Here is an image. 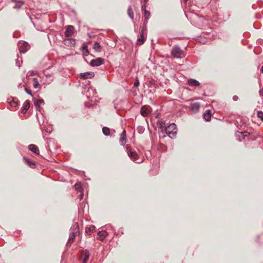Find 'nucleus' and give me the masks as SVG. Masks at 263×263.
Instances as JSON below:
<instances>
[{"mask_svg": "<svg viewBox=\"0 0 263 263\" xmlns=\"http://www.w3.org/2000/svg\"><path fill=\"white\" fill-rule=\"evenodd\" d=\"M126 151L128 154V156L133 160L136 163H140V162L138 161L136 158L137 157V153L131 150V148L128 146H126Z\"/></svg>", "mask_w": 263, "mask_h": 263, "instance_id": "nucleus-3", "label": "nucleus"}, {"mask_svg": "<svg viewBox=\"0 0 263 263\" xmlns=\"http://www.w3.org/2000/svg\"><path fill=\"white\" fill-rule=\"evenodd\" d=\"M86 232L87 234H90V233H91V230H90V228H89V229H86Z\"/></svg>", "mask_w": 263, "mask_h": 263, "instance_id": "nucleus-32", "label": "nucleus"}, {"mask_svg": "<svg viewBox=\"0 0 263 263\" xmlns=\"http://www.w3.org/2000/svg\"><path fill=\"white\" fill-rule=\"evenodd\" d=\"M139 81L138 80H136V81L134 83V86L137 87L139 86Z\"/></svg>", "mask_w": 263, "mask_h": 263, "instance_id": "nucleus-30", "label": "nucleus"}, {"mask_svg": "<svg viewBox=\"0 0 263 263\" xmlns=\"http://www.w3.org/2000/svg\"><path fill=\"white\" fill-rule=\"evenodd\" d=\"M75 189L78 192H81L82 191V186L81 183H76L75 184Z\"/></svg>", "mask_w": 263, "mask_h": 263, "instance_id": "nucleus-27", "label": "nucleus"}, {"mask_svg": "<svg viewBox=\"0 0 263 263\" xmlns=\"http://www.w3.org/2000/svg\"><path fill=\"white\" fill-rule=\"evenodd\" d=\"M144 2L145 3H147V2L148 1V0H143Z\"/></svg>", "mask_w": 263, "mask_h": 263, "instance_id": "nucleus-36", "label": "nucleus"}, {"mask_svg": "<svg viewBox=\"0 0 263 263\" xmlns=\"http://www.w3.org/2000/svg\"><path fill=\"white\" fill-rule=\"evenodd\" d=\"M182 53V50L178 46H174L172 50V54L174 58H179Z\"/></svg>", "mask_w": 263, "mask_h": 263, "instance_id": "nucleus-2", "label": "nucleus"}, {"mask_svg": "<svg viewBox=\"0 0 263 263\" xmlns=\"http://www.w3.org/2000/svg\"><path fill=\"white\" fill-rule=\"evenodd\" d=\"M200 105L198 103L195 102L191 104V108L195 112H197V111H198Z\"/></svg>", "mask_w": 263, "mask_h": 263, "instance_id": "nucleus-16", "label": "nucleus"}, {"mask_svg": "<svg viewBox=\"0 0 263 263\" xmlns=\"http://www.w3.org/2000/svg\"><path fill=\"white\" fill-rule=\"evenodd\" d=\"M44 103V101L43 99H38L34 102V105L37 110L40 109V105L41 104Z\"/></svg>", "mask_w": 263, "mask_h": 263, "instance_id": "nucleus-18", "label": "nucleus"}, {"mask_svg": "<svg viewBox=\"0 0 263 263\" xmlns=\"http://www.w3.org/2000/svg\"><path fill=\"white\" fill-rule=\"evenodd\" d=\"M203 117L204 119L206 121H209L211 118V114L210 110H207L203 114Z\"/></svg>", "mask_w": 263, "mask_h": 263, "instance_id": "nucleus-17", "label": "nucleus"}, {"mask_svg": "<svg viewBox=\"0 0 263 263\" xmlns=\"http://www.w3.org/2000/svg\"><path fill=\"white\" fill-rule=\"evenodd\" d=\"M29 149L30 151L36 154H39V149L38 147L34 144H30L29 145Z\"/></svg>", "mask_w": 263, "mask_h": 263, "instance_id": "nucleus-13", "label": "nucleus"}, {"mask_svg": "<svg viewBox=\"0 0 263 263\" xmlns=\"http://www.w3.org/2000/svg\"><path fill=\"white\" fill-rule=\"evenodd\" d=\"M28 163H29L30 166H31V165H35V164L34 163L30 162L29 161H28Z\"/></svg>", "mask_w": 263, "mask_h": 263, "instance_id": "nucleus-34", "label": "nucleus"}, {"mask_svg": "<svg viewBox=\"0 0 263 263\" xmlns=\"http://www.w3.org/2000/svg\"><path fill=\"white\" fill-rule=\"evenodd\" d=\"M261 72L263 73V66L261 67Z\"/></svg>", "mask_w": 263, "mask_h": 263, "instance_id": "nucleus-37", "label": "nucleus"}, {"mask_svg": "<svg viewBox=\"0 0 263 263\" xmlns=\"http://www.w3.org/2000/svg\"><path fill=\"white\" fill-rule=\"evenodd\" d=\"M12 1H13L14 0H12Z\"/></svg>", "mask_w": 263, "mask_h": 263, "instance_id": "nucleus-38", "label": "nucleus"}, {"mask_svg": "<svg viewBox=\"0 0 263 263\" xmlns=\"http://www.w3.org/2000/svg\"><path fill=\"white\" fill-rule=\"evenodd\" d=\"M28 46V43H23V46H22L20 49V51L21 52H23V53H25L27 49H25V48H26L27 46Z\"/></svg>", "mask_w": 263, "mask_h": 263, "instance_id": "nucleus-22", "label": "nucleus"}, {"mask_svg": "<svg viewBox=\"0 0 263 263\" xmlns=\"http://www.w3.org/2000/svg\"><path fill=\"white\" fill-rule=\"evenodd\" d=\"M103 63V60L100 58L92 60L90 62V65L92 66H99Z\"/></svg>", "mask_w": 263, "mask_h": 263, "instance_id": "nucleus-4", "label": "nucleus"}, {"mask_svg": "<svg viewBox=\"0 0 263 263\" xmlns=\"http://www.w3.org/2000/svg\"><path fill=\"white\" fill-rule=\"evenodd\" d=\"M259 93L260 96H263V87L262 88L259 90Z\"/></svg>", "mask_w": 263, "mask_h": 263, "instance_id": "nucleus-31", "label": "nucleus"}, {"mask_svg": "<svg viewBox=\"0 0 263 263\" xmlns=\"http://www.w3.org/2000/svg\"><path fill=\"white\" fill-rule=\"evenodd\" d=\"M257 116L258 118H259L262 121H263V111H258L257 112Z\"/></svg>", "mask_w": 263, "mask_h": 263, "instance_id": "nucleus-26", "label": "nucleus"}, {"mask_svg": "<svg viewBox=\"0 0 263 263\" xmlns=\"http://www.w3.org/2000/svg\"><path fill=\"white\" fill-rule=\"evenodd\" d=\"M102 131L105 136H108L110 134V129L107 127H104L102 129Z\"/></svg>", "mask_w": 263, "mask_h": 263, "instance_id": "nucleus-21", "label": "nucleus"}, {"mask_svg": "<svg viewBox=\"0 0 263 263\" xmlns=\"http://www.w3.org/2000/svg\"><path fill=\"white\" fill-rule=\"evenodd\" d=\"M125 136H126V132H125V130H124L121 135V137H120V140H119L121 144L122 145H123L126 142Z\"/></svg>", "mask_w": 263, "mask_h": 263, "instance_id": "nucleus-15", "label": "nucleus"}, {"mask_svg": "<svg viewBox=\"0 0 263 263\" xmlns=\"http://www.w3.org/2000/svg\"><path fill=\"white\" fill-rule=\"evenodd\" d=\"M143 31H144V28H143V29L141 31L140 36L137 40V44L138 45H141L143 44L144 42L145 39L144 38V36H143Z\"/></svg>", "mask_w": 263, "mask_h": 263, "instance_id": "nucleus-12", "label": "nucleus"}, {"mask_svg": "<svg viewBox=\"0 0 263 263\" xmlns=\"http://www.w3.org/2000/svg\"><path fill=\"white\" fill-rule=\"evenodd\" d=\"M107 232L105 231H100L98 233L99 239L102 241L107 235Z\"/></svg>", "mask_w": 263, "mask_h": 263, "instance_id": "nucleus-14", "label": "nucleus"}, {"mask_svg": "<svg viewBox=\"0 0 263 263\" xmlns=\"http://www.w3.org/2000/svg\"><path fill=\"white\" fill-rule=\"evenodd\" d=\"M141 114L143 117H146L149 112V109L146 106H143L141 108Z\"/></svg>", "mask_w": 263, "mask_h": 263, "instance_id": "nucleus-9", "label": "nucleus"}, {"mask_svg": "<svg viewBox=\"0 0 263 263\" xmlns=\"http://www.w3.org/2000/svg\"><path fill=\"white\" fill-rule=\"evenodd\" d=\"M89 257V253L88 251L86 250L84 253V258L83 260V263H86Z\"/></svg>", "mask_w": 263, "mask_h": 263, "instance_id": "nucleus-20", "label": "nucleus"}, {"mask_svg": "<svg viewBox=\"0 0 263 263\" xmlns=\"http://www.w3.org/2000/svg\"><path fill=\"white\" fill-rule=\"evenodd\" d=\"M248 135L247 132H239L237 134V136L240 138V136H242V138H244L245 137L247 136Z\"/></svg>", "mask_w": 263, "mask_h": 263, "instance_id": "nucleus-25", "label": "nucleus"}, {"mask_svg": "<svg viewBox=\"0 0 263 263\" xmlns=\"http://www.w3.org/2000/svg\"><path fill=\"white\" fill-rule=\"evenodd\" d=\"M177 127L175 124L172 123L169 125L165 128V132L166 134L171 138H173L176 137L177 134Z\"/></svg>", "mask_w": 263, "mask_h": 263, "instance_id": "nucleus-1", "label": "nucleus"}, {"mask_svg": "<svg viewBox=\"0 0 263 263\" xmlns=\"http://www.w3.org/2000/svg\"><path fill=\"white\" fill-rule=\"evenodd\" d=\"M23 4V2H19L18 3L15 4L14 6V8H20L22 5Z\"/></svg>", "mask_w": 263, "mask_h": 263, "instance_id": "nucleus-29", "label": "nucleus"}, {"mask_svg": "<svg viewBox=\"0 0 263 263\" xmlns=\"http://www.w3.org/2000/svg\"><path fill=\"white\" fill-rule=\"evenodd\" d=\"M30 107V101L28 100L26 101L24 104L23 108L22 109V112L23 114H25L27 110Z\"/></svg>", "mask_w": 263, "mask_h": 263, "instance_id": "nucleus-11", "label": "nucleus"}, {"mask_svg": "<svg viewBox=\"0 0 263 263\" xmlns=\"http://www.w3.org/2000/svg\"><path fill=\"white\" fill-rule=\"evenodd\" d=\"M33 87L35 88V89H36L39 87V83L37 80L36 78H33Z\"/></svg>", "mask_w": 263, "mask_h": 263, "instance_id": "nucleus-24", "label": "nucleus"}, {"mask_svg": "<svg viewBox=\"0 0 263 263\" xmlns=\"http://www.w3.org/2000/svg\"><path fill=\"white\" fill-rule=\"evenodd\" d=\"M142 9L144 11V17H145V20L144 24H146L147 22L148 19L149 18V17L150 16V12H149V11L146 10V7H145V5H144L142 6Z\"/></svg>", "mask_w": 263, "mask_h": 263, "instance_id": "nucleus-8", "label": "nucleus"}, {"mask_svg": "<svg viewBox=\"0 0 263 263\" xmlns=\"http://www.w3.org/2000/svg\"><path fill=\"white\" fill-rule=\"evenodd\" d=\"M87 92L88 93H89L90 95L88 96L87 95V97H90V93L92 92V94L93 95L94 93H95V90H93L92 89L90 88H88V89H87Z\"/></svg>", "mask_w": 263, "mask_h": 263, "instance_id": "nucleus-28", "label": "nucleus"}, {"mask_svg": "<svg viewBox=\"0 0 263 263\" xmlns=\"http://www.w3.org/2000/svg\"><path fill=\"white\" fill-rule=\"evenodd\" d=\"M80 76L83 79H90L94 77V73L86 72L80 73Z\"/></svg>", "mask_w": 263, "mask_h": 263, "instance_id": "nucleus-7", "label": "nucleus"}, {"mask_svg": "<svg viewBox=\"0 0 263 263\" xmlns=\"http://www.w3.org/2000/svg\"><path fill=\"white\" fill-rule=\"evenodd\" d=\"M93 49L96 51L99 52V51H100V50H101V46L98 43L95 42L93 46Z\"/></svg>", "mask_w": 263, "mask_h": 263, "instance_id": "nucleus-19", "label": "nucleus"}, {"mask_svg": "<svg viewBox=\"0 0 263 263\" xmlns=\"http://www.w3.org/2000/svg\"><path fill=\"white\" fill-rule=\"evenodd\" d=\"M233 99L234 100L236 101L238 99V97L236 96H235L233 97Z\"/></svg>", "mask_w": 263, "mask_h": 263, "instance_id": "nucleus-35", "label": "nucleus"}, {"mask_svg": "<svg viewBox=\"0 0 263 263\" xmlns=\"http://www.w3.org/2000/svg\"><path fill=\"white\" fill-rule=\"evenodd\" d=\"M187 84L191 86H198L200 83L195 79H190L187 81Z\"/></svg>", "mask_w": 263, "mask_h": 263, "instance_id": "nucleus-10", "label": "nucleus"}, {"mask_svg": "<svg viewBox=\"0 0 263 263\" xmlns=\"http://www.w3.org/2000/svg\"><path fill=\"white\" fill-rule=\"evenodd\" d=\"M78 232H79V228L78 226L77 225L74 229V231L70 233L68 243H71L73 241L75 237V234Z\"/></svg>", "mask_w": 263, "mask_h": 263, "instance_id": "nucleus-5", "label": "nucleus"}, {"mask_svg": "<svg viewBox=\"0 0 263 263\" xmlns=\"http://www.w3.org/2000/svg\"><path fill=\"white\" fill-rule=\"evenodd\" d=\"M74 28L72 26H68L65 32V35L67 37L71 36L73 33Z\"/></svg>", "mask_w": 263, "mask_h": 263, "instance_id": "nucleus-6", "label": "nucleus"}, {"mask_svg": "<svg viewBox=\"0 0 263 263\" xmlns=\"http://www.w3.org/2000/svg\"><path fill=\"white\" fill-rule=\"evenodd\" d=\"M127 13L129 16L130 17L132 20L134 18V13L133 10L130 7H129L127 10Z\"/></svg>", "mask_w": 263, "mask_h": 263, "instance_id": "nucleus-23", "label": "nucleus"}, {"mask_svg": "<svg viewBox=\"0 0 263 263\" xmlns=\"http://www.w3.org/2000/svg\"><path fill=\"white\" fill-rule=\"evenodd\" d=\"M25 91L28 93L29 95H31V96H32V94L31 93L30 91L29 90H28L27 88H25Z\"/></svg>", "mask_w": 263, "mask_h": 263, "instance_id": "nucleus-33", "label": "nucleus"}]
</instances>
